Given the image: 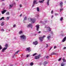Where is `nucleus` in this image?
<instances>
[{
  "label": "nucleus",
  "instance_id": "f257e3e1",
  "mask_svg": "<svg viewBox=\"0 0 66 66\" xmlns=\"http://www.w3.org/2000/svg\"><path fill=\"white\" fill-rule=\"evenodd\" d=\"M21 39L22 40V41L23 42L26 40V36L24 35H23L20 36Z\"/></svg>",
  "mask_w": 66,
  "mask_h": 66
},
{
  "label": "nucleus",
  "instance_id": "f03ea898",
  "mask_svg": "<svg viewBox=\"0 0 66 66\" xmlns=\"http://www.w3.org/2000/svg\"><path fill=\"white\" fill-rule=\"evenodd\" d=\"M30 21L32 22V23H34L35 22V20L33 18H30Z\"/></svg>",
  "mask_w": 66,
  "mask_h": 66
},
{
  "label": "nucleus",
  "instance_id": "7ed1b4c3",
  "mask_svg": "<svg viewBox=\"0 0 66 66\" xmlns=\"http://www.w3.org/2000/svg\"><path fill=\"white\" fill-rule=\"evenodd\" d=\"M40 55H39L38 56H36L35 57V59H36V60H38L39 59V58L40 57Z\"/></svg>",
  "mask_w": 66,
  "mask_h": 66
},
{
  "label": "nucleus",
  "instance_id": "20e7f679",
  "mask_svg": "<svg viewBox=\"0 0 66 66\" xmlns=\"http://www.w3.org/2000/svg\"><path fill=\"white\" fill-rule=\"evenodd\" d=\"M46 37V36H43V37H40L39 38V39L40 40V42H43V39L44 38V37Z\"/></svg>",
  "mask_w": 66,
  "mask_h": 66
},
{
  "label": "nucleus",
  "instance_id": "39448f33",
  "mask_svg": "<svg viewBox=\"0 0 66 66\" xmlns=\"http://www.w3.org/2000/svg\"><path fill=\"white\" fill-rule=\"evenodd\" d=\"M26 51H28V52H30V51H31V48L30 47L27 48L26 49Z\"/></svg>",
  "mask_w": 66,
  "mask_h": 66
},
{
  "label": "nucleus",
  "instance_id": "423d86ee",
  "mask_svg": "<svg viewBox=\"0 0 66 66\" xmlns=\"http://www.w3.org/2000/svg\"><path fill=\"white\" fill-rule=\"evenodd\" d=\"M37 29L36 30L37 31H38V30H39V25L38 24L36 26Z\"/></svg>",
  "mask_w": 66,
  "mask_h": 66
},
{
  "label": "nucleus",
  "instance_id": "0eeeda50",
  "mask_svg": "<svg viewBox=\"0 0 66 66\" xmlns=\"http://www.w3.org/2000/svg\"><path fill=\"white\" fill-rule=\"evenodd\" d=\"M45 28H47V29H48V32H50V31H51V28L49 27H47V26H45Z\"/></svg>",
  "mask_w": 66,
  "mask_h": 66
},
{
  "label": "nucleus",
  "instance_id": "6e6552de",
  "mask_svg": "<svg viewBox=\"0 0 66 66\" xmlns=\"http://www.w3.org/2000/svg\"><path fill=\"white\" fill-rule=\"evenodd\" d=\"M27 27L28 28H29V27L32 28V25L31 24H29L27 26Z\"/></svg>",
  "mask_w": 66,
  "mask_h": 66
},
{
  "label": "nucleus",
  "instance_id": "1a4fd4ad",
  "mask_svg": "<svg viewBox=\"0 0 66 66\" xmlns=\"http://www.w3.org/2000/svg\"><path fill=\"white\" fill-rule=\"evenodd\" d=\"M37 1L36 0L34 1H33V4L32 5V7H34V5H35V2Z\"/></svg>",
  "mask_w": 66,
  "mask_h": 66
},
{
  "label": "nucleus",
  "instance_id": "9d476101",
  "mask_svg": "<svg viewBox=\"0 0 66 66\" xmlns=\"http://www.w3.org/2000/svg\"><path fill=\"white\" fill-rule=\"evenodd\" d=\"M6 12V10H4L3 11H1V13L2 14H4L5 12Z\"/></svg>",
  "mask_w": 66,
  "mask_h": 66
},
{
  "label": "nucleus",
  "instance_id": "9b49d317",
  "mask_svg": "<svg viewBox=\"0 0 66 66\" xmlns=\"http://www.w3.org/2000/svg\"><path fill=\"white\" fill-rule=\"evenodd\" d=\"M48 62L47 61H45L43 63V65L44 66H46V64H48Z\"/></svg>",
  "mask_w": 66,
  "mask_h": 66
},
{
  "label": "nucleus",
  "instance_id": "f8f14e48",
  "mask_svg": "<svg viewBox=\"0 0 66 66\" xmlns=\"http://www.w3.org/2000/svg\"><path fill=\"white\" fill-rule=\"evenodd\" d=\"M66 37H65L63 39V40H62V43H64L66 41Z\"/></svg>",
  "mask_w": 66,
  "mask_h": 66
},
{
  "label": "nucleus",
  "instance_id": "ddd939ff",
  "mask_svg": "<svg viewBox=\"0 0 66 66\" xmlns=\"http://www.w3.org/2000/svg\"><path fill=\"white\" fill-rule=\"evenodd\" d=\"M6 49H7V47H4L2 50V52H4V51H5V50H6Z\"/></svg>",
  "mask_w": 66,
  "mask_h": 66
},
{
  "label": "nucleus",
  "instance_id": "4468645a",
  "mask_svg": "<svg viewBox=\"0 0 66 66\" xmlns=\"http://www.w3.org/2000/svg\"><path fill=\"white\" fill-rule=\"evenodd\" d=\"M49 1H50V0H47V1L46 3L47 6L49 5Z\"/></svg>",
  "mask_w": 66,
  "mask_h": 66
},
{
  "label": "nucleus",
  "instance_id": "2eb2a0df",
  "mask_svg": "<svg viewBox=\"0 0 66 66\" xmlns=\"http://www.w3.org/2000/svg\"><path fill=\"white\" fill-rule=\"evenodd\" d=\"M33 44H34L35 45H36L38 44V42L37 41H36L35 42H33Z\"/></svg>",
  "mask_w": 66,
  "mask_h": 66
},
{
  "label": "nucleus",
  "instance_id": "dca6fc26",
  "mask_svg": "<svg viewBox=\"0 0 66 66\" xmlns=\"http://www.w3.org/2000/svg\"><path fill=\"white\" fill-rule=\"evenodd\" d=\"M47 38L48 39H50L51 38V35H48V36L47 37Z\"/></svg>",
  "mask_w": 66,
  "mask_h": 66
},
{
  "label": "nucleus",
  "instance_id": "f3484780",
  "mask_svg": "<svg viewBox=\"0 0 66 66\" xmlns=\"http://www.w3.org/2000/svg\"><path fill=\"white\" fill-rule=\"evenodd\" d=\"M63 2H61L60 3V5L61 7H62V6H63Z\"/></svg>",
  "mask_w": 66,
  "mask_h": 66
},
{
  "label": "nucleus",
  "instance_id": "a211bd4d",
  "mask_svg": "<svg viewBox=\"0 0 66 66\" xmlns=\"http://www.w3.org/2000/svg\"><path fill=\"white\" fill-rule=\"evenodd\" d=\"M44 1H45V0H42L41 1H39V3H44Z\"/></svg>",
  "mask_w": 66,
  "mask_h": 66
},
{
  "label": "nucleus",
  "instance_id": "6ab92c4d",
  "mask_svg": "<svg viewBox=\"0 0 66 66\" xmlns=\"http://www.w3.org/2000/svg\"><path fill=\"white\" fill-rule=\"evenodd\" d=\"M13 4L10 5H9V9H11V7H13Z\"/></svg>",
  "mask_w": 66,
  "mask_h": 66
},
{
  "label": "nucleus",
  "instance_id": "aec40b11",
  "mask_svg": "<svg viewBox=\"0 0 66 66\" xmlns=\"http://www.w3.org/2000/svg\"><path fill=\"white\" fill-rule=\"evenodd\" d=\"M25 20H27V17L26 16L24 19V20H23V22L24 23H25L26 22L25 21Z\"/></svg>",
  "mask_w": 66,
  "mask_h": 66
},
{
  "label": "nucleus",
  "instance_id": "412c9836",
  "mask_svg": "<svg viewBox=\"0 0 66 66\" xmlns=\"http://www.w3.org/2000/svg\"><path fill=\"white\" fill-rule=\"evenodd\" d=\"M18 52H19V51H18L16 52L14 54V55L15 56V55H16V54H17L18 53Z\"/></svg>",
  "mask_w": 66,
  "mask_h": 66
},
{
  "label": "nucleus",
  "instance_id": "4be33fe9",
  "mask_svg": "<svg viewBox=\"0 0 66 66\" xmlns=\"http://www.w3.org/2000/svg\"><path fill=\"white\" fill-rule=\"evenodd\" d=\"M10 18V16L7 17L6 18V20H9V19Z\"/></svg>",
  "mask_w": 66,
  "mask_h": 66
},
{
  "label": "nucleus",
  "instance_id": "5701e85b",
  "mask_svg": "<svg viewBox=\"0 0 66 66\" xmlns=\"http://www.w3.org/2000/svg\"><path fill=\"white\" fill-rule=\"evenodd\" d=\"M62 61H63V62H66V60H65V59H64V58H63L62 59Z\"/></svg>",
  "mask_w": 66,
  "mask_h": 66
},
{
  "label": "nucleus",
  "instance_id": "b1692460",
  "mask_svg": "<svg viewBox=\"0 0 66 66\" xmlns=\"http://www.w3.org/2000/svg\"><path fill=\"white\" fill-rule=\"evenodd\" d=\"M5 20L4 18V17H2L0 19V20Z\"/></svg>",
  "mask_w": 66,
  "mask_h": 66
},
{
  "label": "nucleus",
  "instance_id": "393cba45",
  "mask_svg": "<svg viewBox=\"0 0 66 66\" xmlns=\"http://www.w3.org/2000/svg\"><path fill=\"white\" fill-rule=\"evenodd\" d=\"M22 31H21L19 32V34H22Z\"/></svg>",
  "mask_w": 66,
  "mask_h": 66
},
{
  "label": "nucleus",
  "instance_id": "a878e982",
  "mask_svg": "<svg viewBox=\"0 0 66 66\" xmlns=\"http://www.w3.org/2000/svg\"><path fill=\"white\" fill-rule=\"evenodd\" d=\"M65 65V64L64 63H62L61 64V66H64V65Z\"/></svg>",
  "mask_w": 66,
  "mask_h": 66
},
{
  "label": "nucleus",
  "instance_id": "bb28decb",
  "mask_svg": "<svg viewBox=\"0 0 66 66\" xmlns=\"http://www.w3.org/2000/svg\"><path fill=\"white\" fill-rule=\"evenodd\" d=\"M4 22H2V23H1V26H4Z\"/></svg>",
  "mask_w": 66,
  "mask_h": 66
},
{
  "label": "nucleus",
  "instance_id": "cd10ccee",
  "mask_svg": "<svg viewBox=\"0 0 66 66\" xmlns=\"http://www.w3.org/2000/svg\"><path fill=\"white\" fill-rule=\"evenodd\" d=\"M37 10L38 12H39V9L38 7L37 8Z\"/></svg>",
  "mask_w": 66,
  "mask_h": 66
},
{
  "label": "nucleus",
  "instance_id": "c85d7f7f",
  "mask_svg": "<svg viewBox=\"0 0 66 66\" xmlns=\"http://www.w3.org/2000/svg\"><path fill=\"white\" fill-rule=\"evenodd\" d=\"M60 21H62V20H63V18L62 17L60 19Z\"/></svg>",
  "mask_w": 66,
  "mask_h": 66
},
{
  "label": "nucleus",
  "instance_id": "c756f323",
  "mask_svg": "<svg viewBox=\"0 0 66 66\" xmlns=\"http://www.w3.org/2000/svg\"><path fill=\"white\" fill-rule=\"evenodd\" d=\"M37 54V53H35L32 55V56H34L36 55Z\"/></svg>",
  "mask_w": 66,
  "mask_h": 66
},
{
  "label": "nucleus",
  "instance_id": "7c9ffc66",
  "mask_svg": "<svg viewBox=\"0 0 66 66\" xmlns=\"http://www.w3.org/2000/svg\"><path fill=\"white\" fill-rule=\"evenodd\" d=\"M38 16H39V15H35V17L37 18H38Z\"/></svg>",
  "mask_w": 66,
  "mask_h": 66
},
{
  "label": "nucleus",
  "instance_id": "2f4dec72",
  "mask_svg": "<svg viewBox=\"0 0 66 66\" xmlns=\"http://www.w3.org/2000/svg\"><path fill=\"white\" fill-rule=\"evenodd\" d=\"M63 8L60 9V12H61V11H63Z\"/></svg>",
  "mask_w": 66,
  "mask_h": 66
},
{
  "label": "nucleus",
  "instance_id": "473e14b6",
  "mask_svg": "<svg viewBox=\"0 0 66 66\" xmlns=\"http://www.w3.org/2000/svg\"><path fill=\"white\" fill-rule=\"evenodd\" d=\"M30 66H33V62H31V63H30Z\"/></svg>",
  "mask_w": 66,
  "mask_h": 66
},
{
  "label": "nucleus",
  "instance_id": "72a5a7b5",
  "mask_svg": "<svg viewBox=\"0 0 66 66\" xmlns=\"http://www.w3.org/2000/svg\"><path fill=\"white\" fill-rule=\"evenodd\" d=\"M1 31L2 32H4V29H1Z\"/></svg>",
  "mask_w": 66,
  "mask_h": 66
},
{
  "label": "nucleus",
  "instance_id": "f704fd0d",
  "mask_svg": "<svg viewBox=\"0 0 66 66\" xmlns=\"http://www.w3.org/2000/svg\"><path fill=\"white\" fill-rule=\"evenodd\" d=\"M9 14H10V12H7L6 13V15H9Z\"/></svg>",
  "mask_w": 66,
  "mask_h": 66
},
{
  "label": "nucleus",
  "instance_id": "c9c22d12",
  "mask_svg": "<svg viewBox=\"0 0 66 66\" xmlns=\"http://www.w3.org/2000/svg\"><path fill=\"white\" fill-rule=\"evenodd\" d=\"M5 46V47H8V45H7V44H6Z\"/></svg>",
  "mask_w": 66,
  "mask_h": 66
},
{
  "label": "nucleus",
  "instance_id": "e433bc0d",
  "mask_svg": "<svg viewBox=\"0 0 66 66\" xmlns=\"http://www.w3.org/2000/svg\"><path fill=\"white\" fill-rule=\"evenodd\" d=\"M2 49V47L1 45H0V50Z\"/></svg>",
  "mask_w": 66,
  "mask_h": 66
},
{
  "label": "nucleus",
  "instance_id": "4c0bfd02",
  "mask_svg": "<svg viewBox=\"0 0 66 66\" xmlns=\"http://www.w3.org/2000/svg\"><path fill=\"white\" fill-rule=\"evenodd\" d=\"M55 54V53H51V55H53V54Z\"/></svg>",
  "mask_w": 66,
  "mask_h": 66
},
{
  "label": "nucleus",
  "instance_id": "58836bf2",
  "mask_svg": "<svg viewBox=\"0 0 66 66\" xmlns=\"http://www.w3.org/2000/svg\"><path fill=\"white\" fill-rule=\"evenodd\" d=\"M29 56H30V55H26V56L27 57H29Z\"/></svg>",
  "mask_w": 66,
  "mask_h": 66
},
{
  "label": "nucleus",
  "instance_id": "ea45409f",
  "mask_svg": "<svg viewBox=\"0 0 66 66\" xmlns=\"http://www.w3.org/2000/svg\"><path fill=\"white\" fill-rule=\"evenodd\" d=\"M49 58V56H47L46 57V59H48Z\"/></svg>",
  "mask_w": 66,
  "mask_h": 66
},
{
  "label": "nucleus",
  "instance_id": "a19ab883",
  "mask_svg": "<svg viewBox=\"0 0 66 66\" xmlns=\"http://www.w3.org/2000/svg\"><path fill=\"white\" fill-rule=\"evenodd\" d=\"M51 33L52 35L53 34V32L52 31H51Z\"/></svg>",
  "mask_w": 66,
  "mask_h": 66
},
{
  "label": "nucleus",
  "instance_id": "79ce46f5",
  "mask_svg": "<svg viewBox=\"0 0 66 66\" xmlns=\"http://www.w3.org/2000/svg\"><path fill=\"white\" fill-rule=\"evenodd\" d=\"M19 6L20 7H22V5L20 4L19 5Z\"/></svg>",
  "mask_w": 66,
  "mask_h": 66
},
{
  "label": "nucleus",
  "instance_id": "37998d69",
  "mask_svg": "<svg viewBox=\"0 0 66 66\" xmlns=\"http://www.w3.org/2000/svg\"><path fill=\"white\" fill-rule=\"evenodd\" d=\"M13 27L14 28H15V27H16V24H14L13 25Z\"/></svg>",
  "mask_w": 66,
  "mask_h": 66
},
{
  "label": "nucleus",
  "instance_id": "c03bdc74",
  "mask_svg": "<svg viewBox=\"0 0 66 66\" xmlns=\"http://www.w3.org/2000/svg\"><path fill=\"white\" fill-rule=\"evenodd\" d=\"M63 49H66V47H64L63 48Z\"/></svg>",
  "mask_w": 66,
  "mask_h": 66
},
{
  "label": "nucleus",
  "instance_id": "a18cd8bd",
  "mask_svg": "<svg viewBox=\"0 0 66 66\" xmlns=\"http://www.w3.org/2000/svg\"><path fill=\"white\" fill-rule=\"evenodd\" d=\"M51 13L52 14H53V11H52L51 12Z\"/></svg>",
  "mask_w": 66,
  "mask_h": 66
},
{
  "label": "nucleus",
  "instance_id": "49530a36",
  "mask_svg": "<svg viewBox=\"0 0 66 66\" xmlns=\"http://www.w3.org/2000/svg\"><path fill=\"white\" fill-rule=\"evenodd\" d=\"M55 55H58V54L55 53Z\"/></svg>",
  "mask_w": 66,
  "mask_h": 66
},
{
  "label": "nucleus",
  "instance_id": "de8ad7c7",
  "mask_svg": "<svg viewBox=\"0 0 66 66\" xmlns=\"http://www.w3.org/2000/svg\"><path fill=\"white\" fill-rule=\"evenodd\" d=\"M46 47L47 48L48 47V44H47V45H46Z\"/></svg>",
  "mask_w": 66,
  "mask_h": 66
},
{
  "label": "nucleus",
  "instance_id": "09e8293b",
  "mask_svg": "<svg viewBox=\"0 0 66 66\" xmlns=\"http://www.w3.org/2000/svg\"><path fill=\"white\" fill-rule=\"evenodd\" d=\"M56 48V46H55L54 47V49H55V48Z\"/></svg>",
  "mask_w": 66,
  "mask_h": 66
},
{
  "label": "nucleus",
  "instance_id": "8fccbe9b",
  "mask_svg": "<svg viewBox=\"0 0 66 66\" xmlns=\"http://www.w3.org/2000/svg\"><path fill=\"white\" fill-rule=\"evenodd\" d=\"M14 39H15L16 40V39H17V38L16 37H14Z\"/></svg>",
  "mask_w": 66,
  "mask_h": 66
},
{
  "label": "nucleus",
  "instance_id": "3c124183",
  "mask_svg": "<svg viewBox=\"0 0 66 66\" xmlns=\"http://www.w3.org/2000/svg\"><path fill=\"white\" fill-rule=\"evenodd\" d=\"M61 59H60L59 60H58V61H61Z\"/></svg>",
  "mask_w": 66,
  "mask_h": 66
},
{
  "label": "nucleus",
  "instance_id": "603ef678",
  "mask_svg": "<svg viewBox=\"0 0 66 66\" xmlns=\"http://www.w3.org/2000/svg\"><path fill=\"white\" fill-rule=\"evenodd\" d=\"M55 15H58V14H57V13H55Z\"/></svg>",
  "mask_w": 66,
  "mask_h": 66
},
{
  "label": "nucleus",
  "instance_id": "864d4df0",
  "mask_svg": "<svg viewBox=\"0 0 66 66\" xmlns=\"http://www.w3.org/2000/svg\"><path fill=\"white\" fill-rule=\"evenodd\" d=\"M22 15V14H21L20 15V17H21Z\"/></svg>",
  "mask_w": 66,
  "mask_h": 66
},
{
  "label": "nucleus",
  "instance_id": "5fc2aeb1",
  "mask_svg": "<svg viewBox=\"0 0 66 66\" xmlns=\"http://www.w3.org/2000/svg\"><path fill=\"white\" fill-rule=\"evenodd\" d=\"M53 15H52V17H51V18H53Z\"/></svg>",
  "mask_w": 66,
  "mask_h": 66
},
{
  "label": "nucleus",
  "instance_id": "6e6d98bb",
  "mask_svg": "<svg viewBox=\"0 0 66 66\" xmlns=\"http://www.w3.org/2000/svg\"><path fill=\"white\" fill-rule=\"evenodd\" d=\"M20 10V8H19L18 9V10Z\"/></svg>",
  "mask_w": 66,
  "mask_h": 66
},
{
  "label": "nucleus",
  "instance_id": "4d7b16f0",
  "mask_svg": "<svg viewBox=\"0 0 66 66\" xmlns=\"http://www.w3.org/2000/svg\"><path fill=\"white\" fill-rule=\"evenodd\" d=\"M41 32L39 31V32H38V33H40Z\"/></svg>",
  "mask_w": 66,
  "mask_h": 66
},
{
  "label": "nucleus",
  "instance_id": "13d9d810",
  "mask_svg": "<svg viewBox=\"0 0 66 66\" xmlns=\"http://www.w3.org/2000/svg\"><path fill=\"white\" fill-rule=\"evenodd\" d=\"M13 5H15V3H14L13 4Z\"/></svg>",
  "mask_w": 66,
  "mask_h": 66
},
{
  "label": "nucleus",
  "instance_id": "bf43d9fd",
  "mask_svg": "<svg viewBox=\"0 0 66 66\" xmlns=\"http://www.w3.org/2000/svg\"><path fill=\"white\" fill-rule=\"evenodd\" d=\"M51 48H52V47H51V48L50 49V50H51Z\"/></svg>",
  "mask_w": 66,
  "mask_h": 66
},
{
  "label": "nucleus",
  "instance_id": "052dcab7",
  "mask_svg": "<svg viewBox=\"0 0 66 66\" xmlns=\"http://www.w3.org/2000/svg\"><path fill=\"white\" fill-rule=\"evenodd\" d=\"M37 3H37V2H36L35 3V4H37Z\"/></svg>",
  "mask_w": 66,
  "mask_h": 66
},
{
  "label": "nucleus",
  "instance_id": "680f3d73",
  "mask_svg": "<svg viewBox=\"0 0 66 66\" xmlns=\"http://www.w3.org/2000/svg\"><path fill=\"white\" fill-rule=\"evenodd\" d=\"M43 32H44H44H46V31H43Z\"/></svg>",
  "mask_w": 66,
  "mask_h": 66
},
{
  "label": "nucleus",
  "instance_id": "e2e57ef3",
  "mask_svg": "<svg viewBox=\"0 0 66 66\" xmlns=\"http://www.w3.org/2000/svg\"><path fill=\"white\" fill-rule=\"evenodd\" d=\"M10 66H13V65H10Z\"/></svg>",
  "mask_w": 66,
  "mask_h": 66
},
{
  "label": "nucleus",
  "instance_id": "0e129e2a",
  "mask_svg": "<svg viewBox=\"0 0 66 66\" xmlns=\"http://www.w3.org/2000/svg\"><path fill=\"white\" fill-rule=\"evenodd\" d=\"M13 58H14V56H13V57H12Z\"/></svg>",
  "mask_w": 66,
  "mask_h": 66
},
{
  "label": "nucleus",
  "instance_id": "69168bd1",
  "mask_svg": "<svg viewBox=\"0 0 66 66\" xmlns=\"http://www.w3.org/2000/svg\"><path fill=\"white\" fill-rule=\"evenodd\" d=\"M2 1H4V0H2Z\"/></svg>",
  "mask_w": 66,
  "mask_h": 66
},
{
  "label": "nucleus",
  "instance_id": "338daca9",
  "mask_svg": "<svg viewBox=\"0 0 66 66\" xmlns=\"http://www.w3.org/2000/svg\"><path fill=\"white\" fill-rule=\"evenodd\" d=\"M16 1H18V0H16Z\"/></svg>",
  "mask_w": 66,
  "mask_h": 66
},
{
  "label": "nucleus",
  "instance_id": "774afa93",
  "mask_svg": "<svg viewBox=\"0 0 66 66\" xmlns=\"http://www.w3.org/2000/svg\"><path fill=\"white\" fill-rule=\"evenodd\" d=\"M15 65H17V63L15 64Z\"/></svg>",
  "mask_w": 66,
  "mask_h": 66
}]
</instances>
